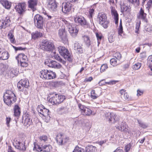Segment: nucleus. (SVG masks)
<instances>
[{
    "mask_svg": "<svg viewBox=\"0 0 152 152\" xmlns=\"http://www.w3.org/2000/svg\"><path fill=\"white\" fill-rule=\"evenodd\" d=\"M4 102L8 106H11L16 100L15 94L10 90H7L3 96Z\"/></svg>",
    "mask_w": 152,
    "mask_h": 152,
    "instance_id": "obj_1",
    "label": "nucleus"
},
{
    "mask_svg": "<svg viewBox=\"0 0 152 152\" xmlns=\"http://www.w3.org/2000/svg\"><path fill=\"white\" fill-rule=\"evenodd\" d=\"M40 77L44 79H51L56 77V74L50 70L44 69L40 72Z\"/></svg>",
    "mask_w": 152,
    "mask_h": 152,
    "instance_id": "obj_2",
    "label": "nucleus"
},
{
    "mask_svg": "<svg viewBox=\"0 0 152 152\" xmlns=\"http://www.w3.org/2000/svg\"><path fill=\"white\" fill-rule=\"evenodd\" d=\"M18 63L22 67H26L28 65V59L26 56L23 53L19 54L16 58Z\"/></svg>",
    "mask_w": 152,
    "mask_h": 152,
    "instance_id": "obj_3",
    "label": "nucleus"
},
{
    "mask_svg": "<svg viewBox=\"0 0 152 152\" xmlns=\"http://www.w3.org/2000/svg\"><path fill=\"white\" fill-rule=\"evenodd\" d=\"M97 18L99 19V24L104 28H107L109 22L107 20L106 15L103 13H99L98 15Z\"/></svg>",
    "mask_w": 152,
    "mask_h": 152,
    "instance_id": "obj_4",
    "label": "nucleus"
},
{
    "mask_svg": "<svg viewBox=\"0 0 152 152\" xmlns=\"http://www.w3.org/2000/svg\"><path fill=\"white\" fill-rule=\"evenodd\" d=\"M65 99L64 96L55 94L49 99V101L53 104L57 105L62 102Z\"/></svg>",
    "mask_w": 152,
    "mask_h": 152,
    "instance_id": "obj_5",
    "label": "nucleus"
},
{
    "mask_svg": "<svg viewBox=\"0 0 152 152\" xmlns=\"http://www.w3.org/2000/svg\"><path fill=\"white\" fill-rule=\"evenodd\" d=\"M41 48L44 50L51 51L53 48L54 45L52 42L45 40L42 42Z\"/></svg>",
    "mask_w": 152,
    "mask_h": 152,
    "instance_id": "obj_6",
    "label": "nucleus"
},
{
    "mask_svg": "<svg viewBox=\"0 0 152 152\" xmlns=\"http://www.w3.org/2000/svg\"><path fill=\"white\" fill-rule=\"evenodd\" d=\"M34 22L37 28H42L43 27L44 19L40 15L37 14L34 17Z\"/></svg>",
    "mask_w": 152,
    "mask_h": 152,
    "instance_id": "obj_7",
    "label": "nucleus"
},
{
    "mask_svg": "<svg viewBox=\"0 0 152 152\" xmlns=\"http://www.w3.org/2000/svg\"><path fill=\"white\" fill-rule=\"evenodd\" d=\"M58 49L60 53L64 58L67 59L69 61L71 60L70 54L68 50L66 49L65 47L59 46Z\"/></svg>",
    "mask_w": 152,
    "mask_h": 152,
    "instance_id": "obj_8",
    "label": "nucleus"
},
{
    "mask_svg": "<svg viewBox=\"0 0 152 152\" xmlns=\"http://www.w3.org/2000/svg\"><path fill=\"white\" fill-rule=\"evenodd\" d=\"M17 86L20 91H26L29 87V82L27 80H22L18 83Z\"/></svg>",
    "mask_w": 152,
    "mask_h": 152,
    "instance_id": "obj_9",
    "label": "nucleus"
},
{
    "mask_svg": "<svg viewBox=\"0 0 152 152\" xmlns=\"http://www.w3.org/2000/svg\"><path fill=\"white\" fill-rule=\"evenodd\" d=\"M67 29L70 35L73 37H76L78 34V26L75 24H67Z\"/></svg>",
    "mask_w": 152,
    "mask_h": 152,
    "instance_id": "obj_10",
    "label": "nucleus"
},
{
    "mask_svg": "<svg viewBox=\"0 0 152 152\" xmlns=\"http://www.w3.org/2000/svg\"><path fill=\"white\" fill-rule=\"evenodd\" d=\"M23 122L25 126H27L31 125L32 124V119L30 113L28 112H26L23 114Z\"/></svg>",
    "mask_w": 152,
    "mask_h": 152,
    "instance_id": "obj_11",
    "label": "nucleus"
},
{
    "mask_svg": "<svg viewBox=\"0 0 152 152\" xmlns=\"http://www.w3.org/2000/svg\"><path fill=\"white\" fill-rule=\"evenodd\" d=\"M121 58V55L119 52L115 53L114 56V58L110 60V64L113 66H115L120 64V60Z\"/></svg>",
    "mask_w": 152,
    "mask_h": 152,
    "instance_id": "obj_12",
    "label": "nucleus"
},
{
    "mask_svg": "<svg viewBox=\"0 0 152 152\" xmlns=\"http://www.w3.org/2000/svg\"><path fill=\"white\" fill-rule=\"evenodd\" d=\"M37 109L39 113L42 116L47 118H48V117H50L49 114V110L45 108L43 105H38L37 107Z\"/></svg>",
    "mask_w": 152,
    "mask_h": 152,
    "instance_id": "obj_13",
    "label": "nucleus"
},
{
    "mask_svg": "<svg viewBox=\"0 0 152 152\" xmlns=\"http://www.w3.org/2000/svg\"><path fill=\"white\" fill-rule=\"evenodd\" d=\"M79 108L80 109L82 114L84 116H90L92 114V111L88 107L81 104H78Z\"/></svg>",
    "mask_w": 152,
    "mask_h": 152,
    "instance_id": "obj_14",
    "label": "nucleus"
},
{
    "mask_svg": "<svg viewBox=\"0 0 152 152\" xmlns=\"http://www.w3.org/2000/svg\"><path fill=\"white\" fill-rule=\"evenodd\" d=\"M106 119L109 122L114 123L118 120V118L117 115L113 113H105Z\"/></svg>",
    "mask_w": 152,
    "mask_h": 152,
    "instance_id": "obj_15",
    "label": "nucleus"
},
{
    "mask_svg": "<svg viewBox=\"0 0 152 152\" xmlns=\"http://www.w3.org/2000/svg\"><path fill=\"white\" fill-rule=\"evenodd\" d=\"M58 34L61 40L64 43H66L68 42V38L66 32L64 28L60 29L58 31Z\"/></svg>",
    "mask_w": 152,
    "mask_h": 152,
    "instance_id": "obj_16",
    "label": "nucleus"
},
{
    "mask_svg": "<svg viewBox=\"0 0 152 152\" xmlns=\"http://www.w3.org/2000/svg\"><path fill=\"white\" fill-rule=\"evenodd\" d=\"M13 144L15 148L19 151H24L26 149L24 144L21 142L20 140L19 139H15Z\"/></svg>",
    "mask_w": 152,
    "mask_h": 152,
    "instance_id": "obj_17",
    "label": "nucleus"
},
{
    "mask_svg": "<svg viewBox=\"0 0 152 152\" xmlns=\"http://www.w3.org/2000/svg\"><path fill=\"white\" fill-rule=\"evenodd\" d=\"M15 8L16 11L21 15H23L26 11V4L24 3H19Z\"/></svg>",
    "mask_w": 152,
    "mask_h": 152,
    "instance_id": "obj_18",
    "label": "nucleus"
},
{
    "mask_svg": "<svg viewBox=\"0 0 152 152\" xmlns=\"http://www.w3.org/2000/svg\"><path fill=\"white\" fill-rule=\"evenodd\" d=\"M72 7V4L69 1L63 3L62 5V10L63 12L66 14L69 12Z\"/></svg>",
    "mask_w": 152,
    "mask_h": 152,
    "instance_id": "obj_19",
    "label": "nucleus"
},
{
    "mask_svg": "<svg viewBox=\"0 0 152 152\" xmlns=\"http://www.w3.org/2000/svg\"><path fill=\"white\" fill-rule=\"evenodd\" d=\"M45 63L49 67L59 69L61 67V65L55 61L49 60L45 62Z\"/></svg>",
    "mask_w": 152,
    "mask_h": 152,
    "instance_id": "obj_20",
    "label": "nucleus"
},
{
    "mask_svg": "<svg viewBox=\"0 0 152 152\" xmlns=\"http://www.w3.org/2000/svg\"><path fill=\"white\" fill-rule=\"evenodd\" d=\"M75 23H78L82 26H87L88 23L84 17L82 16H78L74 18Z\"/></svg>",
    "mask_w": 152,
    "mask_h": 152,
    "instance_id": "obj_21",
    "label": "nucleus"
},
{
    "mask_svg": "<svg viewBox=\"0 0 152 152\" xmlns=\"http://www.w3.org/2000/svg\"><path fill=\"white\" fill-rule=\"evenodd\" d=\"M116 128L121 132H128V126L125 122H122L121 124H118L115 126Z\"/></svg>",
    "mask_w": 152,
    "mask_h": 152,
    "instance_id": "obj_22",
    "label": "nucleus"
},
{
    "mask_svg": "<svg viewBox=\"0 0 152 152\" xmlns=\"http://www.w3.org/2000/svg\"><path fill=\"white\" fill-rule=\"evenodd\" d=\"M83 46L82 44L77 42L74 45V49L77 52H78L79 53H83L84 51Z\"/></svg>",
    "mask_w": 152,
    "mask_h": 152,
    "instance_id": "obj_23",
    "label": "nucleus"
},
{
    "mask_svg": "<svg viewBox=\"0 0 152 152\" xmlns=\"http://www.w3.org/2000/svg\"><path fill=\"white\" fill-rule=\"evenodd\" d=\"M111 15L114 16V19L115 20V24L118 25V15L117 11L113 7H110Z\"/></svg>",
    "mask_w": 152,
    "mask_h": 152,
    "instance_id": "obj_24",
    "label": "nucleus"
},
{
    "mask_svg": "<svg viewBox=\"0 0 152 152\" xmlns=\"http://www.w3.org/2000/svg\"><path fill=\"white\" fill-rule=\"evenodd\" d=\"M37 3L38 0H28V7L33 10L34 7L37 5Z\"/></svg>",
    "mask_w": 152,
    "mask_h": 152,
    "instance_id": "obj_25",
    "label": "nucleus"
},
{
    "mask_svg": "<svg viewBox=\"0 0 152 152\" xmlns=\"http://www.w3.org/2000/svg\"><path fill=\"white\" fill-rule=\"evenodd\" d=\"M124 89H121L119 91L121 98L125 100L128 99L129 97V94Z\"/></svg>",
    "mask_w": 152,
    "mask_h": 152,
    "instance_id": "obj_26",
    "label": "nucleus"
},
{
    "mask_svg": "<svg viewBox=\"0 0 152 152\" xmlns=\"http://www.w3.org/2000/svg\"><path fill=\"white\" fill-rule=\"evenodd\" d=\"M57 5L56 2L48 4V7L49 9L51 11H56L57 10Z\"/></svg>",
    "mask_w": 152,
    "mask_h": 152,
    "instance_id": "obj_27",
    "label": "nucleus"
},
{
    "mask_svg": "<svg viewBox=\"0 0 152 152\" xmlns=\"http://www.w3.org/2000/svg\"><path fill=\"white\" fill-rule=\"evenodd\" d=\"M0 59L5 60L9 58V53L8 52L5 51L3 49L1 50V52L0 53Z\"/></svg>",
    "mask_w": 152,
    "mask_h": 152,
    "instance_id": "obj_28",
    "label": "nucleus"
},
{
    "mask_svg": "<svg viewBox=\"0 0 152 152\" xmlns=\"http://www.w3.org/2000/svg\"><path fill=\"white\" fill-rule=\"evenodd\" d=\"M64 138V135L61 134H58L56 136V138L57 142L59 145H62L64 144L63 139Z\"/></svg>",
    "mask_w": 152,
    "mask_h": 152,
    "instance_id": "obj_29",
    "label": "nucleus"
},
{
    "mask_svg": "<svg viewBox=\"0 0 152 152\" xmlns=\"http://www.w3.org/2000/svg\"><path fill=\"white\" fill-rule=\"evenodd\" d=\"M82 38L87 46L89 47L91 45V41L89 37L87 35H83Z\"/></svg>",
    "mask_w": 152,
    "mask_h": 152,
    "instance_id": "obj_30",
    "label": "nucleus"
},
{
    "mask_svg": "<svg viewBox=\"0 0 152 152\" xmlns=\"http://www.w3.org/2000/svg\"><path fill=\"white\" fill-rule=\"evenodd\" d=\"M146 16V14L144 13V11L142 8L140 9V12L137 15V18L139 19L145 20Z\"/></svg>",
    "mask_w": 152,
    "mask_h": 152,
    "instance_id": "obj_31",
    "label": "nucleus"
},
{
    "mask_svg": "<svg viewBox=\"0 0 152 152\" xmlns=\"http://www.w3.org/2000/svg\"><path fill=\"white\" fill-rule=\"evenodd\" d=\"M14 115L17 117L19 116L20 114V108L17 105H15L14 108Z\"/></svg>",
    "mask_w": 152,
    "mask_h": 152,
    "instance_id": "obj_32",
    "label": "nucleus"
},
{
    "mask_svg": "<svg viewBox=\"0 0 152 152\" xmlns=\"http://www.w3.org/2000/svg\"><path fill=\"white\" fill-rule=\"evenodd\" d=\"M42 34L38 31H35V32H33L31 34V37L32 39H35L39 37H42Z\"/></svg>",
    "mask_w": 152,
    "mask_h": 152,
    "instance_id": "obj_33",
    "label": "nucleus"
},
{
    "mask_svg": "<svg viewBox=\"0 0 152 152\" xmlns=\"http://www.w3.org/2000/svg\"><path fill=\"white\" fill-rule=\"evenodd\" d=\"M96 147L92 145L88 146L86 148V152H96Z\"/></svg>",
    "mask_w": 152,
    "mask_h": 152,
    "instance_id": "obj_34",
    "label": "nucleus"
},
{
    "mask_svg": "<svg viewBox=\"0 0 152 152\" xmlns=\"http://www.w3.org/2000/svg\"><path fill=\"white\" fill-rule=\"evenodd\" d=\"M58 113L61 114H63L67 113L68 110L66 107H62L58 108L57 110Z\"/></svg>",
    "mask_w": 152,
    "mask_h": 152,
    "instance_id": "obj_35",
    "label": "nucleus"
},
{
    "mask_svg": "<svg viewBox=\"0 0 152 152\" xmlns=\"http://www.w3.org/2000/svg\"><path fill=\"white\" fill-rule=\"evenodd\" d=\"M13 31H10L8 34V37L9 39H10L11 42L12 43H14L15 42V38H14V36L13 35Z\"/></svg>",
    "mask_w": 152,
    "mask_h": 152,
    "instance_id": "obj_36",
    "label": "nucleus"
},
{
    "mask_svg": "<svg viewBox=\"0 0 152 152\" xmlns=\"http://www.w3.org/2000/svg\"><path fill=\"white\" fill-rule=\"evenodd\" d=\"M1 4L5 8L9 9L11 7V4L8 1L2 0H1Z\"/></svg>",
    "mask_w": 152,
    "mask_h": 152,
    "instance_id": "obj_37",
    "label": "nucleus"
},
{
    "mask_svg": "<svg viewBox=\"0 0 152 152\" xmlns=\"http://www.w3.org/2000/svg\"><path fill=\"white\" fill-rule=\"evenodd\" d=\"M34 147L33 150L36 151L38 152H40L43 151V146L41 148L39 145H38L36 142L34 143Z\"/></svg>",
    "mask_w": 152,
    "mask_h": 152,
    "instance_id": "obj_38",
    "label": "nucleus"
},
{
    "mask_svg": "<svg viewBox=\"0 0 152 152\" xmlns=\"http://www.w3.org/2000/svg\"><path fill=\"white\" fill-rule=\"evenodd\" d=\"M52 149V147L50 145H45L43 146V151L50 152Z\"/></svg>",
    "mask_w": 152,
    "mask_h": 152,
    "instance_id": "obj_39",
    "label": "nucleus"
},
{
    "mask_svg": "<svg viewBox=\"0 0 152 152\" xmlns=\"http://www.w3.org/2000/svg\"><path fill=\"white\" fill-rule=\"evenodd\" d=\"M3 21H2L4 23V26H5V28L8 25H9V23L10 22V18L8 16L5 17V18H4L3 19Z\"/></svg>",
    "mask_w": 152,
    "mask_h": 152,
    "instance_id": "obj_40",
    "label": "nucleus"
},
{
    "mask_svg": "<svg viewBox=\"0 0 152 152\" xmlns=\"http://www.w3.org/2000/svg\"><path fill=\"white\" fill-rule=\"evenodd\" d=\"M16 70L15 68H10L9 72V74L11 77H14L15 75Z\"/></svg>",
    "mask_w": 152,
    "mask_h": 152,
    "instance_id": "obj_41",
    "label": "nucleus"
},
{
    "mask_svg": "<svg viewBox=\"0 0 152 152\" xmlns=\"http://www.w3.org/2000/svg\"><path fill=\"white\" fill-rule=\"evenodd\" d=\"M72 152H86V149L80 148L78 146H76Z\"/></svg>",
    "mask_w": 152,
    "mask_h": 152,
    "instance_id": "obj_42",
    "label": "nucleus"
},
{
    "mask_svg": "<svg viewBox=\"0 0 152 152\" xmlns=\"http://www.w3.org/2000/svg\"><path fill=\"white\" fill-rule=\"evenodd\" d=\"M137 121L139 124V126L142 128L145 129L148 127V126L147 124L143 123L142 121L137 120Z\"/></svg>",
    "mask_w": 152,
    "mask_h": 152,
    "instance_id": "obj_43",
    "label": "nucleus"
},
{
    "mask_svg": "<svg viewBox=\"0 0 152 152\" xmlns=\"http://www.w3.org/2000/svg\"><path fill=\"white\" fill-rule=\"evenodd\" d=\"M128 1L135 6H138L140 4L139 0H128Z\"/></svg>",
    "mask_w": 152,
    "mask_h": 152,
    "instance_id": "obj_44",
    "label": "nucleus"
},
{
    "mask_svg": "<svg viewBox=\"0 0 152 152\" xmlns=\"http://www.w3.org/2000/svg\"><path fill=\"white\" fill-rule=\"evenodd\" d=\"M141 66L140 63H137L133 65V69L134 70H137L140 68Z\"/></svg>",
    "mask_w": 152,
    "mask_h": 152,
    "instance_id": "obj_45",
    "label": "nucleus"
},
{
    "mask_svg": "<svg viewBox=\"0 0 152 152\" xmlns=\"http://www.w3.org/2000/svg\"><path fill=\"white\" fill-rule=\"evenodd\" d=\"M91 97L94 99H96L98 97V96L95 93V91L94 90H93L91 91Z\"/></svg>",
    "mask_w": 152,
    "mask_h": 152,
    "instance_id": "obj_46",
    "label": "nucleus"
},
{
    "mask_svg": "<svg viewBox=\"0 0 152 152\" xmlns=\"http://www.w3.org/2000/svg\"><path fill=\"white\" fill-rule=\"evenodd\" d=\"M152 7V0H149L147 3L146 8L147 10H149V9Z\"/></svg>",
    "mask_w": 152,
    "mask_h": 152,
    "instance_id": "obj_47",
    "label": "nucleus"
},
{
    "mask_svg": "<svg viewBox=\"0 0 152 152\" xmlns=\"http://www.w3.org/2000/svg\"><path fill=\"white\" fill-rule=\"evenodd\" d=\"M141 24V21L140 20H137V22L136 26V30H135V32L136 33H138V31L139 30L140 28V25Z\"/></svg>",
    "mask_w": 152,
    "mask_h": 152,
    "instance_id": "obj_48",
    "label": "nucleus"
},
{
    "mask_svg": "<svg viewBox=\"0 0 152 152\" xmlns=\"http://www.w3.org/2000/svg\"><path fill=\"white\" fill-rule=\"evenodd\" d=\"M108 66L107 64H103L102 65L100 68V71L101 72H103L107 68Z\"/></svg>",
    "mask_w": 152,
    "mask_h": 152,
    "instance_id": "obj_49",
    "label": "nucleus"
},
{
    "mask_svg": "<svg viewBox=\"0 0 152 152\" xmlns=\"http://www.w3.org/2000/svg\"><path fill=\"white\" fill-rule=\"evenodd\" d=\"M39 139L41 141H43L44 142L48 141V137L46 135H43L41 136H40L39 137Z\"/></svg>",
    "mask_w": 152,
    "mask_h": 152,
    "instance_id": "obj_50",
    "label": "nucleus"
},
{
    "mask_svg": "<svg viewBox=\"0 0 152 152\" xmlns=\"http://www.w3.org/2000/svg\"><path fill=\"white\" fill-rule=\"evenodd\" d=\"M123 32V27L122 25L121 20L120 21L119 28L118 29V33L119 34H121Z\"/></svg>",
    "mask_w": 152,
    "mask_h": 152,
    "instance_id": "obj_51",
    "label": "nucleus"
},
{
    "mask_svg": "<svg viewBox=\"0 0 152 152\" xmlns=\"http://www.w3.org/2000/svg\"><path fill=\"white\" fill-rule=\"evenodd\" d=\"M6 70V66L3 64H0V71L1 73L4 72Z\"/></svg>",
    "mask_w": 152,
    "mask_h": 152,
    "instance_id": "obj_52",
    "label": "nucleus"
},
{
    "mask_svg": "<svg viewBox=\"0 0 152 152\" xmlns=\"http://www.w3.org/2000/svg\"><path fill=\"white\" fill-rule=\"evenodd\" d=\"M96 36L97 39L98 43L99 44L100 43L101 40L102 38V36L101 34L98 33H96Z\"/></svg>",
    "mask_w": 152,
    "mask_h": 152,
    "instance_id": "obj_53",
    "label": "nucleus"
},
{
    "mask_svg": "<svg viewBox=\"0 0 152 152\" xmlns=\"http://www.w3.org/2000/svg\"><path fill=\"white\" fill-rule=\"evenodd\" d=\"M108 39L109 42L110 43L113 42L114 38L113 37V35L110 34H109L108 35Z\"/></svg>",
    "mask_w": 152,
    "mask_h": 152,
    "instance_id": "obj_54",
    "label": "nucleus"
},
{
    "mask_svg": "<svg viewBox=\"0 0 152 152\" xmlns=\"http://www.w3.org/2000/svg\"><path fill=\"white\" fill-rule=\"evenodd\" d=\"M129 64H126L123 65L121 66V69L123 71L125 70L128 69L129 67Z\"/></svg>",
    "mask_w": 152,
    "mask_h": 152,
    "instance_id": "obj_55",
    "label": "nucleus"
},
{
    "mask_svg": "<svg viewBox=\"0 0 152 152\" xmlns=\"http://www.w3.org/2000/svg\"><path fill=\"white\" fill-rule=\"evenodd\" d=\"M118 82V80H111L108 82H105V83L109 85H113Z\"/></svg>",
    "mask_w": 152,
    "mask_h": 152,
    "instance_id": "obj_56",
    "label": "nucleus"
},
{
    "mask_svg": "<svg viewBox=\"0 0 152 152\" xmlns=\"http://www.w3.org/2000/svg\"><path fill=\"white\" fill-rule=\"evenodd\" d=\"M11 118L10 117H7L6 118V124L7 125V126L8 127H9L10 126V123L11 121Z\"/></svg>",
    "mask_w": 152,
    "mask_h": 152,
    "instance_id": "obj_57",
    "label": "nucleus"
},
{
    "mask_svg": "<svg viewBox=\"0 0 152 152\" xmlns=\"http://www.w3.org/2000/svg\"><path fill=\"white\" fill-rule=\"evenodd\" d=\"M121 8L123 12L126 11L128 9V6H126V5H124L121 6Z\"/></svg>",
    "mask_w": 152,
    "mask_h": 152,
    "instance_id": "obj_58",
    "label": "nucleus"
},
{
    "mask_svg": "<svg viewBox=\"0 0 152 152\" xmlns=\"http://www.w3.org/2000/svg\"><path fill=\"white\" fill-rule=\"evenodd\" d=\"M131 147V145L130 144L127 145L125 147V150L126 152H128L130 150Z\"/></svg>",
    "mask_w": 152,
    "mask_h": 152,
    "instance_id": "obj_59",
    "label": "nucleus"
},
{
    "mask_svg": "<svg viewBox=\"0 0 152 152\" xmlns=\"http://www.w3.org/2000/svg\"><path fill=\"white\" fill-rule=\"evenodd\" d=\"M15 51L18 50H25L26 49V48H23L22 47H13Z\"/></svg>",
    "mask_w": 152,
    "mask_h": 152,
    "instance_id": "obj_60",
    "label": "nucleus"
},
{
    "mask_svg": "<svg viewBox=\"0 0 152 152\" xmlns=\"http://www.w3.org/2000/svg\"><path fill=\"white\" fill-rule=\"evenodd\" d=\"M140 58H144L146 57V53L145 52H143L140 54Z\"/></svg>",
    "mask_w": 152,
    "mask_h": 152,
    "instance_id": "obj_61",
    "label": "nucleus"
},
{
    "mask_svg": "<svg viewBox=\"0 0 152 152\" xmlns=\"http://www.w3.org/2000/svg\"><path fill=\"white\" fill-rule=\"evenodd\" d=\"M56 59L59 62L62 63L63 64H64L65 62V61L63 60L62 58L58 56L56 57Z\"/></svg>",
    "mask_w": 152,
    "mask_h": 152,
    "instance_id": "obj_62",
    "label": "nucleus"
},
{
    "mask_svg": "<svg viewBox=\"0 0 152 152\" xmlns=\"http://www.w3.org/2000/svg\"><path fill=\"white\" fill-rule=\"evenodd\" d=\"M93 80V78L91 77H90L88 78H86L85 79L84 82H91Z\"/></svg>",
    "mask_w": 152,
    "mask_h": 152,
    "instance_id": "obj_63",
    "label": "nucleus"
},
{
    "mask_svg": "<svg viewBox=\"0 0 152 152\" xmlns=\"http://www.w3.org/2000/svg\"><path fill=\"white\" fill-rule=\"evenodd\" d=\"M5 26H4V23L0 20V29L2 28H5Z\"/></svg>",
    "mask_w": 152,
    "mask_h": 152,
    "instance_id": "obj_64",
    "label": "nucleus"
}]
</instances>
